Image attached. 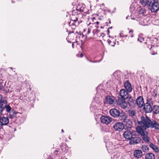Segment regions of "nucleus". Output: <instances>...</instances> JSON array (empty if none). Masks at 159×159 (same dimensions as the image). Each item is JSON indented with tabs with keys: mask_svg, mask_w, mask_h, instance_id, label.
<instances>
[{
	"mask_svg": "<svg viewBox=\"0 0 159 159\" xmlns=\"http://www.w3.org/2000/svg\"><path fill=\"white\" fill-rule=\"evenodd\" d=\"M129 92L124 89H122L120 92V97H119L116 102V104L121 106L122 108L125 109L127 107V103L125 100L129 98Z\"/></svg>",
	"mask_w": 159,
	"mask_h": 159,
	"instance_id": "f257e3e1",
	"label": "nucleus"
},
{
	"mask_svg": "<svg viewBox=\"0 0 159 159\" xmlns=\"http://www.w3.org/2000/svg\"><path fill=\"white\" fill-rule=\"evenodd\" d=\"M158 0H140L139 2L143 6H151L150 10L152 12H157L159 10Z\"/></svg>",
	"mask_w": 159,
	"mask_h": 159,
	"instance_id": "f03ea898",
	"label": "nucleus"
},
{
	"mask_svg": "<svg viewBox=\"0 0 159 159\" xmlns=\"http://www.w3.org/2000/svg\"><path fill=\"white\" fill-rule=\"evenodd\" d=\"M85 5L82 4H79L76 7L75 10H73L72 11V15L70 17L71 20L76 22L78 20V15L80 14H83L86 12V8Z\"/></svg>",
	"mask_w": 159,
	"mask_h": 159,
	"instance_id": "7ed1b4c3",
	"label": "nucleus"
},
{
	"mask_svg": "<svg viewBox=\"0 0 159 159\" xmlns=\"http://www.w3.org/2000/svg\"><path fill=\"white\" fill-rule=\"evenodd\" d=\"M151 122V120L148 116L144 117L143 116L141 117V120H138L137 123L142 128L146 129L150 127Z\"/></svg>",
	"mask_w": 159,
	"mask_h": 159,
	"instance_id": "20e7f679",
	"label": "nucleus"
},
{
	"mask_svg": "<svg viewBox=\"0 0 159 159\" xmlns=\"http://www.w3.org/2000/svg\"><path fill=\"white\" fill-rule=\"evenodd\" d=\"M97 19H99V17L98 16L97 17H93V21L94 22L93 24V35L95 36L94 38H96L99 37L98 33L99 31L98 25L99 22L96 21Z\"/></svg>",
	"mask_w": 159,
	"mask_h": 159,
	"instance_id": "39448f33",
	"label": "nucleus"
},
{
	"mask_svg": "<svg viewBox=\"0 0 159 159\" xmlns=\"http://www.w3.org/2000/svg\"><path fill=\"white\" fill-rule=\"evenodd\" d=\"M136 129L137 132L142 136L143 139L146 142L148 143L149 141L150 138L148 137V133L144 132L141 126H138Z\"/></svg>",
	"mask_w": 159,
	"mask_h": 159,
	"instance_id": "423d86ee",
	"label": "nucleus"
},
{
	"mask_svg": "<svg viewBox=\"0 0 159 159\" xmlns=\"http://www.w3.org/2000/svg\"><path fill=\"white\" fill-rule=\"evenodd\" d=\"M151 103H153L152 100L150 99H147V102L143 105V110L145 113H150L152 111V108Z\"/></svg>",
	"mask_w": 159,
	"mask_h": 159,
	"instance_id": "0eeeda50",
	"label": "nucleus"
},
{
	"mask_svg": "<svg viewBox=\"0 0 159 159\" xmlns=\"http://www.w3.org/2000/svg\"><path fill=\"white\" fill-rule=\"evenodd\" d=\"M101 123L108 125L111 122L112 118L108 116H102L100 118Z\"/></svg>",
	"mask_w": 159,
	"mask_h": 159,
	"instance_id": "6e6552de",
	"label": "nucleus"
},
{
	"mask_svg": "<svg viewBox=\"0 0 159 159\" xmlns=\"http://www.w3.org/2000/svg\"><path fill=\"white\" fill-rule=\"evenodd\" d=\"M129 116L132 117L134 122L136 124L138 121V119L136 116V112L135 110H129L128 111Z\"/></svg>",
	"mask_w": 159,
	"mask_h": 159,
	"instance_id": "1a4fd4ad",
	"label": "nucleus"
},
{
	"mask_svg": "<svg viewBox=\"0 0 159 159\" xmlns=\"http://www.w3.org/2000/svg\"><path fill=\"white\" fill-rule=\"evenodd\" d=\"M7 104V102L5 99H0V115H2L3 111L5 109V107Z\"/></svg>",
	"mask_w": 159,
	"mask_h": 159,
	"instance_id": "9d476101",
	"label": "nucleus"
},
{
	"mask_svg": "<svg viewBox=\"0 0 159 159\" xmlns=\"http://www.w3.org/2000/svg\"><path fill=\"white\" fill-rule=\"evenodd\" d=\"M113 128L116 131H120L124 129V125L122 123L117 122L114 124Z\"/></svg>",
	"mask_w": 159,
	"mask_h": 159,
	"instance_id": "9b49d317",
	"label": "nucleus"
},
{
	"mask_svg": "<svg viewBox=\"0 0 159 159\" xmlns=\"http://www.w3.org/2000/svg\"><path fill=\"white\" fill-rule=\"evenodd\" d=\"M142 141V139L140 138L136 137V135L134 134L131 139L129 142V144L130 145L137 144L140 143Z\"/></svg>",
	"mask_w": 159,
	"mask_h": 159,
	"instance_id": "f8f14e48",
	"label": "nucleus"
},
{
	"mask_svg": "<svg viewBox=\"0 0 159 159\" xmlns=\"http://www.w3.org/2000/svg\"><path fill=\"white\" fill-rule=\"evenodd\" d=\"M120 112V111L116 108L111 109L109 111L110 115L114 118H117Z\"/></svg>",
	"mask_w": 159,
	"mask_h": 159,
	"instance_id": "ddd939ff",
	"label": "nucleus"
},
{
	"mask_svg": "<svg viewBox=\"0 0 159 159\" xmlns=\"http://www.w3.org/2000/svg\"><path fill=\"white\" fill-rule=\"evenodd\" d=\"M133 132H131L130 131L127 130L123 134L124 137L126 139L129 140L130 141L134 136Z\"/></svg>",
	"mask_w": 159,
	"mask_h": 159,
	"instance_id": "4468645a",
	"label": "nucleus"
},
{
	"mask_svg": "<svg viewBox=\"0 0 159 159\" xmlns=\"http://www.w3.org/2000/svg\"><path fill=\"white\" fill-rule=\"evenodd\" d=\"M124 87L125 90L129 93L131 92L132 90V88L131 83L129 80H127L124 83Z\"/></svg>",
	"mask_w": 159,
	"mask_h": 159,
	"instance_id": "2eb2a0df",
	"label": "nucleus"
},
{
	"mask_svg": "<svg viewBox=\"0 0 159 159\" xmlns=\"http://www.w3.org/2000/svg\"><path fill=\"white\" fill-rule=\"evenodd\" d=\"M127 114L123 111L120 112V115L118 116L119 120H120L122 123L127 118Z\"/></svg>",
	"mask_w": 159,
	"mask_h": 159,
	"instance_id": "dca6fc26",
	"label": "nucleus"
},
{
	"mask_svg": "<svg viewBox=\"0 0 159 159\" xmlns=\"http://www.w3.org/2000/svg\"><path fill=\"white\" fill-rule=\"evenodd\" d=\"M106 100L107 102L110 104H116V99L113 96H107L106 98Z\"/></svg>",
	"mask_w": 159,
	"mask_h": 159,
	"instance_id": "f3484780",
	"label": "nucleus"
},
{
	"mask_svg": "<svg viewBox=\"0 0 159 159\" xmlns=\"http://www.w3.org/2000/svg\"><path fill=\"white\" fill-rule=\"evenodd\" d=\"M142 155V152L140 150H136L133 152V156L135 158L137 159L141 157Z\"/></svg>",
	"mask_w": 159,
	"mask_h": 159,
	"instance_id": "a211bd4d",
	"label": "nucleus"
},
{
	"mask_svg": "<svg viewBox=\"0 0 159 159\" xmlns=\"http://www.w3.org/2000/svg\"><path fill=\"white\" fill-rule=\"evenodd\" d=\"M0 123L3 126L7 125L9 122V119L7 117L1 116Z\"/></svg>",
	"mask_w": 159,
	"mask_h": 159,
	"instance_id": "6ab92c4d",
	"label": "nucleus"
},
{
	"mask_svg": "<svg viewBox=\"0 0 159 159\" xmlns=\"http://www.w3.org/2000/svg\"><path fill=\"white\" fill-rule=\"evenodd\" d=\"M136 104H137L139 107H142L144 104L143 97L141 96L138 97L136 101Z\"/></svg>",
	"mask_w": 159,
	"mask_h": 159,
	"instance_id": "aec40b11",
	"label": "nucleus"
},
{
	"mask_svg": "<svg viewBox=\"0 0 159 159\" xmlns=\"http://www.w3.org/2000/svg\"><path fill=\"white\" fill-rule=\"evenodd\" d=\"M123 123V124L124 125H125V127L127 128L130 129L132 127V122L129 119L127 118Z\"/></svg>",
	"mask_w": 159,
	"mask_h": 159,
	"instance_id": "412c9836",
	"label": "nucleus"
},
{
	"mask_svg": "<svg viewBox=\"0 0 159 159\" xmlns=\"http://www.w3.org/2000/svg\"><path fill=\"white\" fill-rule=\"evenodd\" d=\"M150 127L154 128L156 130H159V124L154 120L152 121Z\"/></svg>",
	"mask_w": 159,
	"mask_h": 159,
	"instance_id": "4be33fe9",
	"label": "nucleus"
},
{
	"mask_svg": "<svg viewBox=\"0 0 159 159\" xmlns=\"http://www.w3.org/2000/svg\"><path fill=\"white\" fill-rule=\"evenodd\" d=\"M151 47L150 49L151 51V53L152 55H154L157 54V50L158 47L156 46L151 45Z\"/></svg>",
	"mask_w": 159,
	"mask_h": 159,
	"instance_id": "5701e85b",
	"label": "nucleus"
},
{
	"mask_svg": "<svg viewBox=\"0 0 159 159\" xmlns=\"http://www.w3.org/2000/svg\"><path fill=\"white\" fill-rule=\"evenodd\" d=\"M128 103L130 107H134L136 104V101L131 96L129 97Z\"/></svg>",
	"mask_w": 159,
	"mask_h": 159,
	"instance_id": "b1692460",
	"label": "nucleus"
},
{
	"mask_svg": "<svg viewBox=\"0 0 159 159\" xmlns=\"http://www.w3.org/2000/svg\"><path fill=\"white\" fill-rule=\"evenodd\" d=\"M155 155L152 153L147 154L145 156V159H155Z\"/></svg>",
	"mask_w": 159,
	"mask_h": 159,
	"instance_id": "393cba45",
	"label": "nucleus"
},
{
	"mask_svg": "<svg viewBox=\"0 0 159 159\" xmlns=\"http://www.w3.org/2000/svg\"><path fill=\"white\" fill-rule=\"evenodd\" d=\"M152 110L154 111V113L155 114H157L159 113V106L155 105L153 106Z\"/></svg>",
	"mask_w": 159,
	"mask_h": 159,
	"instance_id": "a878e982",
	"label": "nucleus"
},
{
	"mask_svg": "<svg viewBox=\"0 0 159 159\" xmlns=\"http://www.w3.org/2000/svg\"><path fill=\"white\" fill-rule=\"evenodd\" d=\"M150 147L154 150L156 152H157L159 151L158 148L152 143H150L149 145Z\"/></svg>",
	"mask_w": 159,
	"mask_h": 159,
	"instance_id": "bb28decb",
	"label": "nucleus"
},
{
	"mask_svg": "<svg viewBox=\"0 0 159 159\" xmlns=\"http://www.w3.org/2000/svg\"><path fill=\"white\" fill-rule=\"evenodd\" d=\"M141 149L144 152H147L148 151L149 148L147 146L143 145Z\"/></svg>",
	"mask_w": 159,
	"mask_h": 159,
	"instance_id": "cd10ccee",
	"label": "nucleus"
},
{
	"mask_svg": "<svg viewBox=\"0 0 159 159\" xmlns=\"http://www.w3.org/2000/svg\"><path fill=\"white\" fill-rule=\"evenodd\" d=\"M101 93H100V95H101L102 97L103 96L105 97L106 98L107 96V93L105 90H104L103 89L101 90Z\"/></svg>",
	"mask_w": 159,
	"mask_h": 159,
	"instance_id": "c85d7f7f",
	"label": "nucleus"
},
{
	"mask_svg": "<svg viewBox=\"0 0 159 159\" xmlns=\"http://www.w3.org/2000/svg\"><path fill=\"white\" fill-rule=\"evenodd\" d=\"M152 96L154 98H156L157 97V90L154 89L153 90V91L152 93Z\"/></svg>",
	"mask_w": 159,
	"mask_h": 159,
	"instance_id": "c756f323",
	"label": "nucleus"
},
{
	"mask_svg": "<svg viewBox=\"0 0 159 159\" xmlns=\"http://www.w3.org/2000/svg\"><path fill=\"white\" fill-rule=\"evenodd\" d=\"M146 12V10L144 8H141L139 10V14H144Z\"/></svg>",
	"mask_w": 159,
	"mask_h": 159,
	"instance_id": "7c9ffc66",
	"label": "nucleus"
},
{
	"mask_svg": "<svg viewBox=\"0 0 159 159\" xmlns=\"http://www.w3.org/2000/svg\"><path fill=\"white\" fill-rule=\"evenodd\" d=\"M5 109L6 111L7 112H9L11 110V108L9 105H7V104L6 107H5Z\"/></svg>",
	"mask_w": 159,
	"mask_h": 159,
	"instance_id": "2f4dec72",
	"label": "nucleus"
},
{
	"mask_svg": "<svg viewBox=\"0 0 159 159\" xmlns=\"http://www.w3.org/2000/svg\"><path fill=\"white\" fill-rule=\"evenodd\" d=\"M107 41L109 45H111L112 46H114L115 43H114V41L112 42L111 40H108Z\"/></svg>",
	"mask_w": 159,
	"mask_h": 159,
	"instance_id": "473e14b6",
	"label": "nucleus"
},
{
	"mask_svg": "<svg viewBox=\"0 0 159 159\" xmlns=\"http://www.w3.org/2000/svg\"><path fill=\"white\" fill-rule=\"evenodd\" d=\"M133 30H130L129 32V35H130V36L131 38L133 37V36H134V34H133Z\"/></svg>",
	"mask_w": 159,
	"mask_h": 159,
	"instance_id": "72a5a7b5",
	"label": "nucleus"
},
{
	"mask_svg": "<svg viewBox=\"0 0 159 159\" xmlns=\"http://www.w3.org/2000/svg\"><path fill=\"white\" fill-rule=\"evenodd\" d=\"M120 71H116L113 74L115 76L119 75V74H120Z\"/></svg>",
	"mask_w": 159,
	"mask_h": 159,
	"instance_id": "f704fd0d",
	"label": "nucleus"
},
{
	"mask_svg": "<svg viewBox=\"0 0 159 159\" xmlns=\"http://www.w3.org/2000/svg\"><path fill=\"white\" fill-rule=\"evenodd\" d=\"M144 38H142L141 37H139L138 39V41H139L140 42H143L144 41Z\"/></svg>",
	"mask_w": 159,
	"mask_h": 159,
	"instance_id": "c9c22d12",
	"label": "nucleus"
},
{
	"mask_svg": "<svg viewBox=\"0 0 159 159\" xmlns=\"http://www.w3.org/2000/svg\"><path fill=\"white\" fill-rule=\"evenodd\" d=\"M120 37H124L125 36V37L127 36V35H124L122 33L120 34Z\"/></svg>",
	"mask_w": 159,
	"mask_h": 159,
	"instance_id": "e433bc0d",
	"label": "nucleus"
},
{
	"mask_svg": "<svg viewBox=\"0 0 159 159\" xmlns=\"http://www.w3.org/2000/svg\"><path fill=\"white\" fill-rule=\"evenodd\" d=\"M58 151H59L58 150L55 151L54 152V154L56 155H58Z\"/></svg>",
	"mask_w": 159,
	"mask_h": 159,
	"instance_id": "4c0bfd02",
	"label": "nucleus"
},
{
	"mask_svg": "<svg viewBox=\"0 0 159 159\" xmlns=\"http://www.w3.org/2000/svg\"><path fill=\"white\" fill-rule=\"evenodd\" d=\"M3 85L1 82L0 81V90L2 89Z\"/></svg>",
	"mask_w": 159,
	"mask_h": 159,
	"instance_id": "58836bf2",
	"label": "nucleus"
},
{
	"mask_svg": "<svg viewBox=\"0 0 159 159\" xmlns=\"http://www.w3.org/2000/svg\"><path fill=\"white\" fill-rule=\"evenodd\" d=\"M90 31L91 30L89 29H88L87 34H89L90 32Z\"/></svg>",
	"mask_w": 159,
	"mask_h": 159,
	"instance_id": "ea45409f",
	"label": "nucleus"
},
{
	"mask_svg": "<svg viewBox=\"0 0 159 159\" xmlns=\"http://www.w3.org/2000/svg\"><path fill=\"white\" fill-rule=\"evenodd\" d=\"M97 116H97V115H96V116H95V120H96V121H98V118Z\"/></svg>",
	"mask_w": 159,
	"mask_h": 159,
	"instance_id": "a19ab883",
	"label": "nucleus"
},
{
	"mask_svg": "<svg viewBox=\"0 0 159 159\" xmlns=\"http://www.w3.org/2000/svg\"><path fill=\"white\" fill-rule=\"evenodd\" d=\"M13 113H14L15 115H16L17 113H19L18 112H16L15 111H13Z\"/></svg>",
	"mask_w": 159,
	"mask_h": 159,
	"instance_id": "79ce46f5",
	"label": "nucleus"
},
{
	"mask_svg": "<svg viewBox=\"0 0 159 159\" xmlns=\"http://www.w3.org/2000/svg\"><path fill=\"white\" fill-rule=\"evenodd\" d=\"M2 125L1 124H0V130L2 129Z\"/></svg>",
	"mask_w": 159,
	"mask_h": 159,
	"instance_id": "37998d69",
	"label": "nucleus"
},
{
	"mask_svg": "<svg viewBox=\"0 0 159 159\" xmlns=\"http://www.w3.org/2000/svg\"><path fill=\"white\" fill-rule=\"evenodd\" d=\"M48 159H53L51 157H49L48 158Z\"/></svg>",
	"mask_w": 159,
	"mask_h": 159,
	"instance_id": "c03bdc74",
	"label": "nucleus"
},
{
	"mask_svg": "<svg viewBox=\"0 0 159 159\" xmlns=\"http://www.w3.org/2000/svg\"><path fill=\"white\" fill-rule=\"evenodd\" d=\"M2 99V95L0 94V99Z\"/></svg>",
	"mask_w": 159,
	"mask_h": 159,
	"instance_id": "a18cd8bd",
	"label": "nucleus"
},
{
	"mask_svg": "<svg viewBox=\"0 0 159 159\" xmlns=\"http://www.w3.org/2000/svg\"><path fill=\"white\" fill-rule=\"evenodd\" d=\"M109 29H108L107 30V31L108 32V34L109 32Z\"/></svg>",
	"mask_w": 159,
	"mask_h": 159,
	"instance_id": "49530a36",
	"label": "nucleus"
},
{
	"mask_svg": "<svg viewBox=\"0 0 159 159\" xmlns=\"http://www.w3.org/2000/svg\"><path fill=\"white\" fill-rule=\"evenodd\" d=\"M74 44L72 43V46L73 48H74Z\"/></svg>",
	"mask_w": 159,
	"mask_h": 159,
	"instance_id": "de8ad7c7",
	"label": "nucleus"
},
{
	"mask_svg": "<svg viewBox=\"0 0 159 159\" xmlns=\"http://www.w3.org/2000/svg\"><path fill=\"white\" fill-rule=\"evenodd\" d=\"M61 131H62V132H63V133H64V130H63V129H62L61 130Z\"/></svg>",
	"mask_w": 159,
	"mask_h": 159,
	"instance_id": "09e8293b",
	"label": "nucleus"
},
{
	"mask_svg": "<svg viewBox=\"0 0 159 159\" xmlns=\"http://www.w3.org/2000/svg\"><path fill=\"white\" fill-rule=\"evenodd\" d=\"M86 30L85 29H84L83 30V31L84 32H85V31Z\"/></svg>",
	"mask_w": 159,
	"mask_h": 159,
	"instance_id": "8fccbe9b",
	"label": "nucleus"
},
{
	"mask_svg": "<svg viewBox=\"0 0 159 159\" xmlns=\"http://www.w3.org/2000/svg\"><path fill=\"white\" fill-rule=\"evenodd\" d=\"M112 27H110V28H108V29H112Z\"/></svg>",
	"mask_w": 159,
	"mask_h": 159,
	"instance_id": "3c124183",
	"label": "nucleus"
},
{
	"mask_svg": "<svg viewBox=\"0 0 159 159\" xmlns=\"http://www.w3.org/2000/svg\"><path fill=\"white\" fill-rule=\"evenodd\" d=\"M102 6H104V4H102L101 5Z\"/></svg>",
	"mask_w": 159,
	"mask_h": 159,
	"instance_id": "603ef678",
	"label": "nucleus"
},
{
	"mask_svg": "<svg viewBox=\"0 0 159 159\" xmlns=\"http://www.w3.org/2000/svg\"><path fill=\"white\" fill-rule=\"evenodd\" d=\"M68 42L70 43H71V42L70 41H68Z\"/></svg>",
	"mask_w": 159,
	"mask_h": 159,
	"instance_id": "864d4df0",
	"label": "nucleus"
},
{
	"mask_svg": "<svg viewBox=\"0 0 159 159\" xmlns=\"http://www.w3.org/2000/svg\"><path fill=\"white\" fill-rule=\"evenodd\" d=\"M100 28H103V27L102 26H101Z\"/></svg>",
	"mask_w": 159,
	"mask_h": 159,
	"instance_id": "5fc2aeb1",
	"label": "nucleus"
},
{
	"mask_svg": "<svg viewBox=\"0 0 159 159\" xmlns=\"http://www.w3.org/2000/svg\"><path fill=\"white\" fill-rule=\"evenodd\" d=\"M109 22L110 24L111 23V21L110 20L109 21Z\"/></svg>",
	"mask_w": 159,
	"mask_h": 159,
	"instance_id": "6e6d98bb",
	"label": "nucleus"
},
{
	"mask_svg": "<svg viewBox=\"0 0 159 159\" xmlns=\"http://www.w3.org/2000/svg\"><path fill=\"white\" fill-rule=\"evenodd\" d=\"M70 23H69V24L70 25Z\"/></svg>",
	"mask_w": 159,
	"mask_h": 159,
	"instance_id": "4d7b16f0",
	"label": "nucleus"
},
{
	"mask_svg": "<svg viewBox=\"0 0 159 159\" xmlns=\"http://www.w3.org/2000/svg\"><path fill=\"white\" fill-rule=\"evenodd\" d=\"M103 9V10H104V8Z\"/></svg>",
	"mask_w": 159,
	"mask_h": 159,
	"instance_id": "13d9d810",
	"label": "nucleus"
},
{
	"mask_svg": "<svg viewBox=\"0 0 159 159\" xmlns=\"http://www.w3.org/2000/svg\"><path fill=\"white\" fill-rule=\"evenodd\" d=\"M97 1H98V0H97Z\"/></svg>",
	"mask_w": 159,
	"mask_h": 159,
	"instance_id": "bf43d9fd",
	"label": "nucleus"
}]
</instances>
